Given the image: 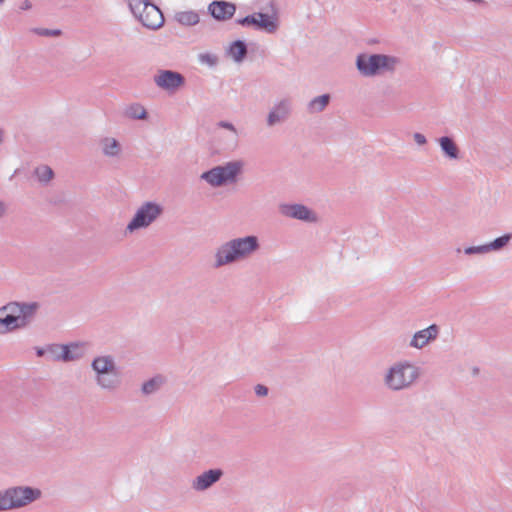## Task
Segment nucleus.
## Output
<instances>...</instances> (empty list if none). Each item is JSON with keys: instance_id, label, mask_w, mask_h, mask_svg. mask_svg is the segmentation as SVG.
Wrapping results in <instances>:
<instances>
[{"instance_id": "nucleus-5", "label": "nucleus", "mask_w": 512, "mask_h": 512, "mask_svg": "<svg viewBox=\"0 0 512 512\" xmlns=\"http://www.w3.org/2000/svg\"><path fill=\"white\" fill-rule=\"evenodd\" d=\"M243 165L241 160L229 161L203 172L200 179L215 188L233 184L241 174Z\"/></svg>"}, {"instance_id": "nucleus-24", "label": "nucleus", "mask_w": 512, "mask_h": 512, "mask_svg": "<svg viewBox=\"0 0 512 512\" xmlns=\"http://www.w3.org/2000/svg\"><path fill=\"white\" fill-rule=\"evenodd\" d=\"M175 20L183 26H194L199 23V14L193 10L180 11L174 16Z\"/></svg>"}, {"instance_id": "nucleus-4", "label": "nucleus", "mask_w": 512, "mask_h": 512, "mask_svg": "<svg viewBox=\"0 0 512 512\" xmlns=\"http://www.w3.org/2000/svg\"><path fill=\"white\" fill-rule=\"evenodd\" d=\"M399 59L385 54H359L356 58V67L365 77H372L383 72H393Z\"/></svg>"}, {"instance_id": "nucleus-15", "label": "nucleus", "mask_w": 512, "mask_h": 512, "mask_svg": "<svg viewBox=\"0 0 512 512\" xmlns=\"http://www.w3.org/2000/svg\"><path fill=\"white\" fill-rule=\"evenodd\" d=\"M91 368L95 372L96 376H102L115 372L116 364L112 356H97L91 362Z\"/></svg>"}, {"instance_id": "nucleus-28", "label": "nucleus", "mask_w": 512, "mask_h": 512, "mask_svg": "<svg viewBox=\"0 0 512 512\" xmlns=\"http://www.w3.org/2000/svg\"><path fill=\"white\" fill-rule=\"evenodd\" d=\"M258 19H259V16L257 15V13H253V14L247 15L243 18L237 19L236 22H237V24H239L241 26L253 27L256 30H258V24H257Z\"/></svg>"}, {"instance_id": "nucleus-37", "label": "nucleus", "mask_w": 512, "mask_h": 512, "mask_svg": "<svg viewBox=\"0 0 512 512\" xmlns=\"http://www.w3.org/2000/svg\"><path fill=\"white\" fill-rule=\"evenodd\" d=\"M37 357H46L47 358V346L46 347H36L35 348Z\"/></svg>"}, {"instance_id": "nucleus-21", "label": "nucleus", "mask_w": 512, "mask_h": 512, "mask_svg": "<svg viewBox=\"0 0 512 512\" xmlns=\"http://www.w3.org/2000/svg\"><path fill=\"white\" fill-rule=\"evenodd\" d=\"M331 101L330 94H322L310 100L307 104V112L310 114L320 113L326 109Z\"/></svg>"}, {"instance_id": "nucleus-32", "label": "nucleus", "mask_w": 512, "mask_h": 512, "mask_svg": "<svg viewBox=\"0 0 512 512\" xmlns=\"http://www.w3.org/2000/svg\"><path fill=\"white\" fill-rule=\"evenodd\" d=\"M33 32L39 36H44V37H58L62 34L61 30H59V29H47V28H35L33 30Z\"/></svg>"}, {"instance_id": "nucleus-31", "label": "nucleus", "mask_w": 512, "mask_h": 512, "mask_svg": "<svg viewBox=\"0 0 512 512\" xmlns=\"http://www.w3.org/2000/svg\"><path fill=\"white\" fill-rule=\"evenodd\" d=\"M198 58L201 63L207 64L210 67L216 66L218 63V57L211 53H201Z\"/></svg>"}, {"instance_id": "nucleus-29", "label": "nucleus", "mask_w": 512, "mask_h": 512, "mask_svg": "<svg viewBox=\"0 0 512 512\" xmlns=\"http://www.w3.org/2000/svg\"><path fill=\"white\" fill-rule=\"evenodd\" d=\"M61 344L47 345V360L61 361L60 359Z\"/></svg>"}, {"instance_id": "nucleus-26", "label": "nucleus", "mask_w": 512, "mask_h": 512, "mask_svg": "<svg viewBox=\"0 0 512 512\" xmlns=\"http://www.w3.org/2000/svg\"><path fill=\"white\" fill-rule=\"evenodd\" d=\"M512 239V234L507 233L502 236L495 238L493 241L486 243L488 251H499L508 245Z\"/></svg>"}, {"instance_id": "nucleus-30", "label": "nucleus", "mask_w": 512, "mask_h": 512, "mask_svg": "<svg viewBox=\"0 0 512 512\" xmlns=\"http://www.w3.org/2000/svg\"><path fill=\"white\" fill-rule=\"evenodd\" d=\"M10 494L8 493V489L1 490L0 491V512L7 511V510H13Z\"/></svg>"}, {"instance_id": "nucleus-35", "label": "nucleus", "mask_w": 512, "mask_h": 512, "mask_svg": "<svg viewBox=\"0 0 512 512\" xmlns=\"http://www.w3.org/2000/svg\"><path fill=\"white\" fill-rule=\"evenodd\" d=\"M413 138H414V141L420 146L425 145L427 143V139H426L425 135L422 133H419V132L414 133Z\"/></svg>"}, {"instance_id": "nucleus-41", "label": "nucleus", "mask_w": 512, "mask_h": 512, "mask_svg": "<svg viewBox=\"0 0 512 512\" xmlns=\"http://www.w3.org/2000/svg\"><path fill=\"white\" fill-rule=\"evenodd\" d=\"M5 2V0H0V5H2Z\"/></svg>"}, {"instance_id": "nucleus-39", "label": "nucleus", "mask_w": 512, "mask_h": 512, "mask_svg": "<svg viewBox=\"0 0 512 512\" xmlns=\"http://www.w3.org/2000/svg\"><path fill=\"white\" fill-rule=\"evenodd\" d=\"M6 213V206L4 202L0 201V218L3 217Z\"/></svg>"}, {"instance_id": "nucleus-3", "label": "nucleus", "mask_w": 512, "mask_h": 512, "mask_svg": "<svg viewBox=\"0 0 512 512\" xmlns=\"http://www.w3.org/2000/svg\"><path fill=\"white\" fill-rule=\"evenodd\" d=\"M420 377V368L408 361L394 363L384 376V385L398 392L410 388Z\"/></svg>"}, {"instance_id": "nucleus-7", "label": "nucleus", "mask_w": 512, "mask_h": 512, "mask_svg": "<svg viewBox=\"0 0 512 512\" xmlns=\"http://www.w3.org/2000/svg\"><path fill=\"white\" fill-rule=\"evenodd\" d=\"M163 212L161 205L155 202H145L134 214L126 227L132 233L138 229L146 228L153 223Z\"/></svg>"}, {"instance_id": "nucleus-17", "label": "nucleus", "mask_w": 512, "mask_h": 512, "mask_svg": "<svg viewBox=\"0 0 512 512\" xmlns=\"http://www.w3.org/2000/svg\"><path fill=\"white\" fill-rule=\"evenodd\" d=\"M441 151L445 155V157L449 159H458L460 155V150L450 136H442L438 139Z\"/></svg>"}, {"instance_id": "nucleus-18", "label": "nucleus", "mask_w": 512, "mask_h": 512, "mask_svg": "<svg viewBox=\"0 0 512 512\" xmlns=\"http://www.w3.org/2000/svg\"><path fill=\"white\" fill-rule=\"evenodd\" d=\"M95 381L100 388L107 391H114L120 385L117 369L109 374L95 376Z\"/></svg>"}, {"instance_id": "nucleus-1", "label": "nucleus", "mask_w": 512, "mask_h": 512, "mask_svg": "<svg viewBox=\"0 0 512 512\" xmlns=\"http://www.w3.org/2000/svg\"><path fill=\"white\" fill-rule=\"evenodd\" d=\"M259 248V239L255 235L231 239L217 248L213 266L214 268H220L244 260L250 257Z\"/></svg>"}, {"instance_id": "nucleus-34", "label": "nucleus", "mask_w": 512, "mask_h": 512, "mask_svg": "<svg viewBox=\"0 0 512 512\" xmlns=\"http://www.w3.org/2000/svg\"><path fill=\"white\" fill-rule=\"evenodd\" d=\"M255 394L259 397H265L268 395L269 389L267 386L263 384H257L254 387Z\"/></svg>"}, {"instance_id": "nucleus-16", "label": "nucleus", "mask_w": 512, "mask_h": 512, "mask_svg": "<svg viewBox=\"0 0 512 512\" xmlns=\"http://www.w3.org/2000/svg\"><path fill=\"white\" fill-rule=\"evenodd\" d=\"M166 383V377L162 374H156L152 378L143 382L141 385V393L143 396H150L157 393Z\"/></svg>"}, {"instance_id": "nucleus-6", "label": "nucleus", "mask_w": 512, "mask_h": 512, "mask_svg": "<svg viewBox=\"0 0 512 512\" xmlns=\"http://www.w3.org/2000/svg\"><path fill=\"white\" fill-rule=\"evenodd\" d=\"M129 8L142 25L151 30H157L164 24L161 10L150 0H129Z\"/></svg>"}, {"instance_id": "nucleus-2", "label": "nucleus", "mask_w": 512, "mask_h": 512, "mask_svg": "<svg viewBox=\"0 0 512 512\" xmlns=\"http://www.w3.org/2000/svg\"><path fill=\"white\" fill-rule=\"evenodd\" d=\"M39 309L37 302H9L0 307V334L25 328L35 318Z\"/></svg>"}, {"instance_id": "nucleus-13", "label": "nucleus", "mask_w": 512, "mask_h": 512, "mask_svg": "<svg viewBox=\"0 0 512 512\" xmlns=\"http://www.w3.org/2000/svg\"><path fill=\"white\" fill-rule=\"evenodd\" d=\"M236 12V5L224 0H214L208 5V14L217 21L231 19Z\"/></svg>"}, {"instance_id": "nucleus-38", "label": "nucleus", "mask_w": 512, "mask_h": 512, "mask_svg": "<svg viewBox=\"0 0 512 512\" xmlns=\"http://www.w3.org/2000/svg\"><path fill=\"white\" fill-rule=\"evenodd\" d=\"M19 8L23 11L29 10L32 8V3L29 0H24Z\"/></svg>"}, {"instance_id": "nucleus-23", "label": "nucleus", "mask_w": 512, "mask_h": 512, "mask_svg": "<svg viewBox=\"0 0 512 512\" xmlns=\"http://www.w3.org/2000/svg\"><path fill=\"white\" fill-rule=\"evenodd\" d=\"M79 346L77 343H70L61 345L60 359L63 362H70L81 358V353L78 352Z\"/></svg>"}, {"instance_id": "nucleus-22", "label": "nucleus", "mask_w": 512, "mask_h": 512, "mask_svg": "<svg viewBox=\"0 0 512 512\" xmlns=\"http://www.w3.org/2000/svg\"><path fill=\"white\" fill-rule=\"evenodd\" d=\"M100 145L103 154L107 157H116L121 152V145L115 138L105 137L101 139Z\"/></svg>"}, {"instance_id": "nucleus-40", "label": "nucleus", "mask_w": 512, "mask_h": 512, "mask_svg": "<svg viewBox=\"0 0 512 512\" xmlns=\"http://www.w3.org/2000/svg\"><path fill=\"white\" fill-rule=\"evenodd\" d=\"M3 142V131L0 129V144Z\"/></svg>"}, {"instance_id": "nucleus-11", "label": "nucleus", "mask_w": 512, "mask_h": 512, "mask_svg": "<svg viewBox=\"0 0 512 512\" xmlns=\"http://www.w3.org/2000/svg\"><path fill=\"white\" fill-rule=\"evenodd\" d=\"M291 111L292 105L289 99H282L275 103L267 115V126L274 127L286 122L290 117Z\"/></svg>"}, {"instance_id": "nucleus-20", "label": "nucleus", "mask_w": 512, "mask_h": 512, "mask_svg": "<svg viewBox=\"0 0 512 512\" xmlns=\"http://www.w3.org/2000/svg\"><path fill=\"white\" fill-rule=\"evenodd\" d=\"M258 30L265 31L268 33H274L278 29V19L275 16L267 13L258 12Z\"/></svg>"}, {"instance_id": "nucleus-10", "label": "nucleus", "mask_w": 512, "mask_h": 512, "mask_svg": "<svg viewBox=\"0 0 512 512\" xmlns=\"http://www.w3.org/2000/svg\"><path fill=\"white\" fill-rule=\"evenodd\" d=\"M279 212L281 215L285 217L305 221L308 223H313L317 221L316 213L303 204L283 203L279 205Z\"/></svg>"}, {"instance_id": "nucleus-33", "label": "nucleus", "mask_w": 512, "mask_h": 512, "mask_svg": "<svg viewBox=\"0 0 512 512\" xmlns=\"http://www.w3.org/2000/svg\"><path fill=\"white\" fill-rule=\"evenodd\" d=\"M464 253L466 255H474V254H485L489 253L487 245H479V246H470L464 249Z\"/></svg>"}, {"instance_id": "nucleus-36", "label": "nucleus", "mask_w": 512, "mask_h": 512, "mask_svg": "<svg viewBox=\"0 0 512 512\" xmlns=\"http://www.w3.org/2000/svg\"><path fill=\"white\" fill-rule=\"evenodd\" d=\"M218 126L221 127V128H224V129H228V130L232 131L235 134L237 133V130H236L235 126L231 122L220 121L218 123Z\"/></svg>"}, {"instance_id": "nucleus-19", "label": "nucleus", "mask_w": 512, "mask_h": 512, "mask_svg": "<svg viewBox=\"0 0 512 512\" xmlns=\"http://www.w3.org/2000/svg\"><path fill=\"white\" fill-rule=\"evenodd\" d=\"M248 53L247 44L244 40H235L233 41L228 49V54L232 57V59L236 63H241L244 61Z\"/></svg>"}, {"instance_id": "nucleus-27", "label": "nucleus", "mask_w": 512, "mask_h": 512, "mask_svg": "<svg viewBox=\"0 0 512 512\" xmlns=\"http://www.w3.org/2000/svg\"><path fill=\"white\" fill-rule=\"evenodd\" d=\"M37 179L42 183H48L54 177V171L47 165L39 166L34 171Z\"/></svg>"}, {"instance_id": "nucleus-9", "label": "nucleus", "mask_w": 512, "mask_h": 512, "mask_svg": "<svg viewBox=\"0 0 512 512\" xmlns=\"http://www.w3.org/2000/svg\"><path fill=\"white\" fill-rule=\"evenodd\" d=\"M154 82L163 90L175 92L185 84V77L177 71L163 69L154 76Z\"/></svg>"}, {"instance_id": "nucleus-8", "label": "nucleus", "mask_w": 512, "mask_h": 512, "mask_svg": "<svg viewBox=\"0 0 512 512\" xmlns=\"http://www.w3.org/2000/svg\"><path fill=\"white\" fill-rule=\"evenodd\" d=\"M7 489L13 509L25 507L38 500L42 495L40 489L30 486H14Z\"/></svg>"}, {"instance_id": "nucleus-12", "label": "nucleus", "mask_w": 512, "mask_h": 512, "mask_svg": "<svg viewBox=\"0 0 512 512\" xmlns=\"http://www.w3.org/2000/svg\"><path fill=\"white\" fill-rule=\"evenodd\" d=\"M224 475L220 468L209 469L198 475L191 484L193 490L203 492L216 484Z\"/></svg>"}, {"instance_id": "nucleus-25", "label": "nucleus", "mask_w": 512, "mask_h": 512, "mask_svg": "<svg viewBox=\"0 0 512 512\" xmlns=\"http://www.w3.org/2000/svg\"><path fill=\"white\" fill-rule=\"evenodd\" d=\"M125 116L133 120H145L148 118V113L141 104L134 103L126 108Z\"/></svg>"}, {"instance_id": "nucleus-14", "label": "nucleus", "mask_w": 512, "mask_h": 512, "mask_svg": "<svg viewBox=\"0 0 512 512\" xmlns=\"http://www.w3.org/2000/svg\"><path fill=\"white\" fill-rule=\"evenodd\" d=\"M439 334V327L436 324H431L425 329L417 331L411 341L410 346L413 348L421 349L429 342L435 340Z\"/></svg>"}]
</instances>
